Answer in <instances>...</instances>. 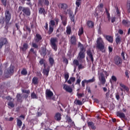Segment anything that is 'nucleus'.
Wrapping results in <instances>:
<instances>
[{"mask_svg":"<svg viewBox=\"0 0 130 130\" xmlns=\"http://www.w3.org/2000/svg\"><path fill=\"white\" fill-rule=\"evenodd\" d=\"M49 61L51 67H52V66H53V63H54V59H53V58L50 57L49 58Z\"/></svg>","mask_w":130,"mask_h":130,"instance_id":"2f4dec72","label":"nucleus"},{"mask_svg":"<svg viewBox=\"0 0 130 130\" xmlns=\"http://www.w3.org/2000/svg\"><path fill=\"white\" fill-rule=\"evenodd\" d=\"M36 37H37L36 40V42H39V41H40V40L42 39V37H41V36L39 34H37Z\"/></svg>","mask_w":130,"mask_h":130,"instance_id":"72a5a7b5","label":"nucleus"},{"mask_svg":"<svg viewBox=\"0 0 130 130\" xmlns=\"http://www.w3.org/2000/svg\"><path fill=\"white\" fill-rule=\"evenodd\" d=\"M76 11L77 12V10H78V8L80 7V6H81V2L76 1Z\"/></svg>","mask_w":130,"mask_h":130,"instance_id":"58836bf2","label":"nucleus"},{"mask_svg":"<svg viewBox=\"0 0 130 130\" xmlns=\"http://www.w3.org/2000/svg\"><path fill=\"white\" fill-rule=\"evenodd\" d=\"M74 102L76 105H83V103H82V101L79 100H76V101Z\"/></svg>","mask_w":130,"mask_h":130,"instance_id":"c9c22d12","label":"nucleus"},{"mask_svg":"<svg viewBox=\"0 0 130 130\" xmlns=\"http://www.w3.org/2000/svg\"><path fill=\"white\" fill-rule=\"evenodd\" d=\"M117 116H119L120 118H124L125 115L123 113L118 112H117Z\"/></svg>","mask_w":130,"mask_h":130,"instance_id":"393cba45","label":"nucleus"},{"mask_svg":"<svg viewBox=\"0 0 130 130\" xmlns=\"http://www.w3.org/2000/svg\"><path fill=\"white\" fill-rule=\"evenodd\" d=\"M23 12V15H25L26 16H30L31 15V10L28 7H23L22 6H19L18 8V12Z\"/></svg>","mask_w":130,"mask_h":130,"instance_id":"39448f33","label":"nucleus"},{"mask_svg":"<svg viewBox=\"0 0 130 130\" xmlns=\"http://www.w3.org/2000/svg\"><path fill=\"white\" fill-rule=\"evenodd\" d=\"M21 4L22 5H25V2H26V0H20ZM27 3H26V5L27 6H29L30 7H32V3H31V0H26Z\"/></svg>","mask_w":130,"mask_h":130,"instance_id":"f3484780","label":"nucleus"},{"mask_svg":"<svg viewBox=\"0 0 130 130\" xmlns=\"http://www.w3.org/2000/svg\"><path fill=\"white\" fill-rule=\"evenodd\" d=\"M67 121H68V122H72V119H71V117H68L67 118Z\"/></svg>","mask_w":130,"mask_h":130,"instance_id":"774afa93","label":"nucleus"},{"mask_svg":"<svg viewBox=\"0 0 130 130\" xmlns=\"http://www.w3.org/2000/svg\"><path fill=\"white\" fill-rule=\"evenodd\" d=\"M85 52H79L77 58L78 60L81 61L82 59H84V58H85Z\"/></svg>","mask_w":130,"mask_h":130,"instance_id":"2eb2a0df","label":"nucleus"},{"mask_svg":"<svg viewBox=\"0 0 130 130\" xmlns=\"http://www.w3.org/2000/svg\"><path fill=\"white\" fill-rule=\"evenodd\" d=\"M45 94L47 99H49L50 98H51L52 96H53V92L51 91L50 89H46Z\"/></svg>","mask_w":130,"mask_h":130,"instance_id":"6e6552de","label":"nucleus"},{"mask_svg":"<svg viewBox=\"0 0 130 130\" xmlns=\"http://www.w3.org/2000/svg\"><path fill=\"white\" fill-rule=\"evenodd\" d=\"M116 12H117V15H118V17H120V12H119L118 8L116 9Z\"/></svg>","mask_w":130,"mask_h":130,"instance_id":"13d9d810","label":"nucleus"},{"mask_svg":"<svg viewBox=\"0 0 130 130\" xmlns=\"http://www.w3.org/2000/svg\"><path fill=\"white\" fill-rule=\"evenodd\" d=\"M30 96L32 99H37V98H38L36 94L34 92L31 93Z\"/></svg>","mask_w":130,"mask_h":130,"instance_id":"a19ab883","label":"nucleus"},{"mask_svg":"<svg viewBox=\"0 0 130 130\" xmlns=\"http://www.w3.org/2000/svg\"><path fill=\"white\" fill-rule=\"evenodd\" d=\"M104 37L110 43H112L113 42V37L111 36H107V35H103Z\"/></svg>","mask_w":130,"mask_h":130,"instance_id":"4468645a","label":"nucleus"},{"mask_svg":"<svg viewBox=\"0 0 130 130\" xmlns=\"http://www.w3.org/2000/svg\"><path fill=\"white\" fill-rule=\"evenodd\" d=\"M69 17L70 18L71 21H72V22H73V23H75V15H74V13H73L72 12H70L69 13Z\"/></svg>","mask_w":130,"mask_h":130,"instance_id":"b1692460","label":"nucleus"},{"mask_svg":"<svg viewBox=\"0 0 130 130\" xmlns=\"http://www.w3.org/2000/svg\"><path fill=\"white\" fill-rule=\"evenodd\" d=\"M44 28L47 31L48 30V23L47 22H46Z\"/></svg>","mask_w":130,"mask_h":130,"instance_id":"6e6d98bb","label":"nucleus"},{"mask_svg":"<svg viewBox=\"0 0 130 130\" xmlns=\"http://www.w3.org/2000/svg\"><path fill=\"white\" fill-rule=\"evenodd\" d=\"M87 124L89 127H90L92 129H96V127L93 122H88Z\"/></svg>","mask_w":130,"mask_h":130,"instance_id":"412c9836","label":"nucleus"},{"mask_svg":"<svg viewBox=\"0 0 130 130\" xmlns=\"http://www.w3.org/2000/svg\"><path fill=\"white\" fill-rule=\"evenodd\" d=\"M32 81L34 85H37V84H38V78L37 77H34Z\"/></svg>","mask_w":130,"mask_h":130,"instance_id":"7c9ffc66","label":"nucleus"},{"mask_svg":"<svg viewBox=\"0 0 130 130\" xmlns=\"http://www.w3.org/2000/svg\"><path fill=\"white\" fill-rule=\"evenodd\" d=\"M122 24L125 27H128V26H130V22L127 20L123 19L122 21Z\"/></svg>","mask_w":130,"mask_h":130,"instance_id":"a211bd4d","label":"nucleus"},{"mask_svg":"<svg viewBox=\"0 0 130 130\" xmlns=\"http://www.w3.org/2000/svg\"><path fill=\"white\" fill-rule=\"evenodd\" d=\"M88 81L89 83H94V82H95V77H93L92 79H89Z\"/></svg>","mask_w":130,"mask_h":130,"instance_id":"864d4df0","label":"nucleus"},{"mask_svg":"<svg viewBox=\"0 0 130 130\" xmlns=\"http://www.w3.org/2000/svg\"><path fill=\"white\" fill-rule=\"evenodd\" d=\"M16 98L17 101H21L22 100V96H21L20 94H17Z\"/></svg>","mask_w":130,"mask_h":130,"instance_id":"c03bdc74","label":"nucleus"},{"mask_svg":"<svg viewBox=\"0 0 130 130\" xmlns=\"http://www.w3.org/2000/svg\"><path fill=\"white\" fill-rule=\"evenodd\" d=\"M121 55L123 59V60H125V57L124 56V52L122 51Z\"/></svg>","mask_w":130,"mask_h":130,"instance_id":"5fc2aeb1","label":"nucleus"},{"mask_svg":"<svg viewBox=\"0 0 130 130\" xmlns=\"http://www.w3.org/2000/svg\"><path fill=\"white\" fill-rule=\"evenodd\" d=\"M117 37L116 38V43H117V44H118L119 43H120V36H119L118 34H117Z\"/></svg>","mask_w":130,"mask_h":130,"instance_id":"473e14b6","label":"nucleus"},{"mask_svg":"<svg viewBox=\"0 0 130 130\" xmlns=\"http://www.w3.org/2000/svg\"><path fill=\"white\" fill-rule=\"evenodd\" d=\"M87 54L88 57L90 58V60L92 61V62H93V61H94V58H93V55L92 54V52H91V50H88L87 51Z\"/></svg>","mask_w":130,"mask_h":130,"instance_id":"dca6fc26","label":"nucleus"},{"mask_svg":"<svg viewBox=\"0 0 130 130\" xmlns=\"http://www.w3.org/2000/svg\"><path fill=\"white\" fill-rule=\"evenodd\" d=\"M28 49V44L24 43L23 45V47H20V50L22 51H26Z\"/></svg>","mask_w":130,"mask_h":130,"instance_id":"4be33fe9","label":"nucleus"},{"mask_svg":"<svg viewBox=\"0 0 130 130\" xmlns=\"http://www.w3.org/2000/svg\"><path fill=\"white\" fill-rule=\"evenodd\" d=\"M115 17H113L111 18V22L112 23H114V22H115Z\"/></svg>","mask_w":130,"mask_h":130,"instance_id":"0e129e2a","label":"nucleus"},{"mask_svg":"<svg viewBox=\"0 0 130 130\" xmlns=\"http://www.w3.org/2000/svg\"><path fill=\"white\" fill-rule=\"evenodd\" d=\"M114 62L116 66H119L122 64V59L119 56H117L114 57Z\"/></svg>","mask_w":130,"mask_h":130,"instance_id":"0eeeda50","label":"nucleus"},{"mask_svg":"<svg viewBox=\"0 0 130 130\" xmlns=\"http://www.w3.org/2000/svg\"><path fill=\"white\" fill-rule=\"evenodd\" d=\"M39 14H40V15L43 14L45 16V9H44V8H40L39 9Z\"/></svg>","mask_w":130,"mask_h":130,"instance_id":"5701e85b","label":"nucleus"},{"mask_svg":"<svg viewBox=\"0 0 130 130\" xmlns=\"http://www.w3.org/2000/svg\"><path fill=\"white\" fill-rule=\"evenodd\" d=\"M44 4L47 6H49V1L48 0H44Z\"/></svg>","mask_w":130,"mask_h":130,"instance_id":"de8ad7c7","label":"nucleus"},{"mask_svg":"<svg viewBox=\"0 0 130 130\" xmlns=\"http://www.w3.org/2000/svg\"><path fill=\"white\" fill-rule=\"evenodd\" d=\"M70 42L73 45H76V44H77V39L76 38V36H72L71 37Z\"/></svg>","mask_w":130,"mask_h":130,"instance_id":"ddd939ff","label":"nucleus"},{"mask_svg":"<svg viewBox=\"0 0 130 130\" xmlns=\"http://www.w3.org/2000/svg\"><path fill=\"white\" fill-rule=\"evenodd\" d=\"M96 47L101 50V51H103L104 50V41L101 38V37H99L98 38L96 41Z\"/></svg>","mask_w":130,"mask_h":130,"instance_id":"20e7f679","label":"nucleus"},{"mask_svg":"<svg viewBox=\"0 0 130 130\" xmlns=\"http://www.w3.org/2000/svg\"><path fill=\"white\" fill-rule=\"evenodd\" d=\"M32 46L35 48H38V45H37V44H36V43H32Z\"/></svg>","mask_w":130,"mask_h":130,"instance_id":"e2e57ef3","label":"nucleus"},{"mask_svg":"<svg viewBox=\"0 0 130 130\" xmlns=\"http://www.w3.org/2000/svg\"><path fill=\"white\" fill-rule=\"evenodd\" d=\"M40 64L42 65V64H45V63H44V59H41L40 61Z\"/></svg>","mask_w":130,"mask_h":130,"instance_id":"bf43d9fd","label":"nucleus"},{"mask_svg":"<svg viewBox=\"0 0 130 130\" xmlns=\"http://www.w3.org/2000/svg\"><path fill=\"white\" fill-rule=\"evenodd\" d=\"M23 124V122L20 119L17 118V124L18 126L20 128L22 126V124Z\"/></svg>","mask_w":130,"mask_h":130,"instance_id":"cd10ccee","label":"nucleus"},{"mask_svg":"<svg viewBox=\"0 0 130 130\" xmlns=\"http://www.w3.org/2000/svg\"><path fill=\"white\" fill-rule=\"evenodd\" d=\"M84 93H79L78 92L77 93V96L78 97V98H80V97H84Z\"/></svg>","mask_w":130,"mask_h":130,"instance_id":"09e8293b","label":"nucleus"},{"mask_svg":"<svg viewBox=\"0 0 130 130\" xmlns=\"http://www.w3.org/2000/svg\"><path fill=\"white\" fill-rule=\"evenodd\" d=\"M69 78H70V76L69 75V73H67L64 75V79L66 80V81H68L69 80Z\"/></svg>","mask_w":130,"mask_h":130,"instance_id":"49530a36","label":"nucleus"},{"mask_svg":"<svg viewBox=\"0 0 130 130\" xmlns=\"http://www.w3.org/2000/svg\"><path fill=\"white\" fill-rule=\"evenodd\" d=\"M14 73V67L11 66L7 70V74H13Z\"/></svg>","mask_w":130,"mask_h":130,"instance_id":"bb28decb","label":"nucleus"},{"mask_svg":"<svg viewBox=\"0 0 130 130\" xmlns=\"http://www.w3.org/2000/svg\"><path fill=\"white\" fill-rule=\"evenodd\" d=\"M41 55L42 56H45L46 55V49L42 48L41 50L40 51Z\"/></svg>","mask_w":130,"mask_h":130,"instance_id":"aec40b11","label":"nucleus"},{"mask_svg":"<svg viewBox=\"0 0 130 130\" xmlns=\"http://www.w3.org/2000/svg\"><path fill=\"white\" fill-rule=\"evenodd\" d=\"M73 64L77 66H79V61L78 60H74L73 61Z\"/></svg>","mask_w":130,"mask_h":130,"instance_id":"603ef678","label":"nucleus"},{"mask_svg":"<svg viewBox=\"0 0 130 130\" xmlns=\"http://www.w3.org/2000/svg\"><path fill=\"white\" fill-rule=\"evenodd\" d=\"M8 106H10V107L13 108L15 107V105L14 104V103H13V102H10L8 103Z\"/></svg>","mask_w":130,"mask_h":130,"instance_id":"a18cd8bd","label":"nucleus"},{"mask_svg":"<svg viewBox=\"0 0 130 130\" xmlns=\"http://www.w3.org/2000/svg\"><path fill=\"white\" fill-rule=\"evenodd\" d=\"M12 18V14L10 13V11L6 10L5 11V22L6 23V25H8L9 23H10V21H11V19Z\"/></svg>","mask_w":130,"mask_h":130,"instance_id":"423d86ee","label":"nucleus"},{"mask_svg":"<svg viewBox=\"0 0 130 130\" xmlns=\"http://www.w3.org/2000/svg\"><path fill=\"white\" fill-rule=\"evenodd\" d=\"M50 70V67L48 66L46 68V64H44V69H43V73L44 75H45L47 77L48 76V74H49V71Z\"/></svg>","mask_w":130,"mask_h":130,"instance_id":"1a4fd4ad","label":"nucleus"},{"mask_svg":"<svg viewBox=\"0 0 130 130\" xmlns=\"http://www.w3.org/2000/svg\"><path fill=\"white\" fill-rule=\"evenodd\" d=\"M118 33L121 35H122V34H123V30H122V29H119Z\"/></svg>","mask_w":130,"mask_h":130,"instance_id":"338daca9","label":"nucleus"},{"mask_svg":"<svg viewBox=\"0 0 130 130\" xmlns=\"http://www.w3.org/2000/svg\"><path fill=\"white\" fill-rule=\"evenodd\" d=\"M66 32L68 35H71V33H72L71 26H69L67 27Z\"/></svg>","mask_w":130,"mask_h":130,"instance_id":"c85d7f7f","label":"nucleus"},{"mask_svg":"<svg viewBox=\"0 0 130 130\" xmlns=\"http://www.w3.org/2000/svg\"><path fill=\"white\" fill-rule=\"evenodd\" d=\"M83 33H84V29L83 28V27H81V28H79V31H78L79 36H81V35H82V34H83Z\"/></svg>","mask_w":130,"mask_h":130,"instance_id":"e433bc0d","label":"nucleus"},{"mask_svg":"<svg viewBox=\"0 0 130 130\" xmlns=\"http://www.w3.org/2000/svg\"><path fill=\"white\" fill-rule=\"evenodd\" d=\"M60 17L61 18V20L62 21V24L63 26H66L68 23V18L66 16H63L62 15H60Z\"/></svg>","mask_w":130,"mask_h":130,"instance_id":"f8f14e48","label":"nucleus"},{"mask_svg":"<svg viewBox=\"0 0 130 130\" xmlns=\"http://www.w3.org/2000/svg\"><path fill=\"white\" fill-rule=\"evenodd\" d=\"M115 96L117 100H119L120 97H119V94H118V92L116 93Z\"/></svg>","mask_w":130,"mask_h":130,"instance_id":"4d7b16f0","label":"nucleus"},{"mask_svg":"<svg viewBox=\"0 0 130 130\" xmlns=\"http://www.w3.org/2000/svg\"><path fill=\"white\" fill-rule=\"evenodd\" d=\"M79 70H82V69H84V66L82 64L78 65Z\"/></svg>","mask_w":130,"mask_h":130,"instance_id":"052dcab7","label":"nucleus"},{"mask_svg":"<svg viewBox=\"0 0 130 130\" xmlns=\"http://www.w3.org/2000/svg\"><path fill=\"white\" fill-rule=\"evenodd\" d=\"M104 75H105L106 77L107 78L108 76H109V73H107V71H104L103 69H99L98 75L99 80L102 85H104L105 83H106V79H105Z\"/></svg>","mask_w":130,"mask_h":130,"instance_id":"f257e3e1","label":"nucleus"},{"mask_svg":"<svg viewBox=\"0 0 130 130\" xmlns=\"http://www.w3.org/2000/svg\"><path fill=\"white\" fill-rule=\"evenodd\" d=\"M22 93H25L26 94H29L30 93V90L22 89Z\"/></svg>","mask_w":130,"mask_h":130,"instance_id":"3c124183","label":"nucleus"},{"mask_svg":"<svg viewBox=\"0 0 130 130\" xmlns=\"http://www.w3.org/2000/svg\"><path fill=\"white\" fill-rule=\"evenodd\" d=\"M1 2L4 7H7V0H1Z\"/></svg>","mask_w":130,"mask_h":130,"instance_id":"8fccbe9b","label":"nucleus"},{"mask_svg":"<svg viewBox=\"0 0 130 130\" xmlns=\"http://www.w3.org/2000/svg\"><path fill=\"white\" fill-rule=\"evenodd\" d=\"M80 83H81V78H78V79L77 80L76 84H80Z\"/></svg>","mask_w":130,"mask_h":130,"instance_id":"69168bd1","label":"nucleus"},{"mask_svg":"<svg viewBox=\"0 0 130 130\" xmlns=\"http://www.w3.org/2000/svg\"><path fill=\"white\" fill-rule=\"evenodd\" d=\"M60 7L61 9H63V10H66L67 8H68V5L66 4H61L60 5Z\"/></svg>","mask_w":130,"mask_h":130,"instance_id":"4c0bfd02","label":"nucleus"},{"mask_svg":"<svg viewBox=\"0 0 130 130\" xmlns=\"http://www.w3.org/2000/svg\"><path fill=\"white\" fill-rule=\"evenodd\" d=\"M7 43H8V40L6 38H0V49L4 46V44H7Z\"/></svg>","mask_w":130,"mask_h":130,"instance_id":"9d476101","label":"nucleus"},{"mask_svg":"<svg viewBox=\"0 0 130 130\" xmlns=\"http://www.w3.org/2000/svg\"><path fill=\"white\" fill-rule=\"evenodd\" d=\"M21 75H23V76H26L28 73L27 72V70H26L25 69H24L21 71Z\"/></svg>","mask_w":130,"mask_h":130,"instance_id":"79ce46f5","label":"nucleus"},{"mask_svg":"<svg viewBox=\"0 0 130 130\" xmlns=\"http://www.w3.org/2000/svg\"><path fill=\"white\" fill-rule=\"evenodd\" d=\"M127 9L128 13H130V0L127 2Z\"/></svg>","mask_w":130,"mask_h":130,"instance_id":"ea45409f","label":"nucleus"},{"mask_svg":"<svg viewBox=\"0 0 130 130\" xmlns=\"http://www.w3.org/2000/svg\"><path fill=\"white\" fill-rule=\"evenodd\" d=\"M76 81V78L71 77L69 80L68 81V84L71 85L72 83H74Z\"/></svg>","mask_w":130,"mask_h":130,"instance_id":"a878e982","label":"nucleus"},{"mask_svg":"<svg viewBox=\"0 0 130 130\" xmlns=\"http://www.w3.org/2000/svg\"><path fill=\"white\" fill-rule=\"evenodd\" d=\"M87 25L89 28H93L94 27V23L91 21H87Z\"/></svg>","mask_w":130,"mask_h":130,"instance_id":"c756f323","label":"nucleus"},{"mask_svg":"<svg viewBox=\"0 0 130 130\" xmlns=\"http://www.w3.org/2000/svg\"><path fill=\"white\" fill-rule=\"evenodd\" d=\"M80 52H85V50L84 49V47H80Z\"/></svg>","mask_w":130,"mask_h":130,"instance_id":"680f3d73","label":"nucleus"},{"mask_svg":"<svg viewBox=\"0 0 130 130\" xmlns=\"http://www.w3.org/2000/svg\"><path fill=\"white\" fill-rule=\"evenodd\" d=\"M63 88L66 92H68V93H72V92H73V88L67 84L63 85Z\"/></svg>","mask_w":130,"mask_h":130,"instance_id":"9b49d317","label":"nucleus"},{"mask_svg":"<svg viewBox=\"0 0 130 130\" xmlns=\"http://www.w3.org/2000/svg\"><path fill=\"white\" fill-rule=\"evenodd\" d=\"M58 22H59V19L58 18H55V21L53 20H51L49 23V31H48V34L49 35H50V34H52V32H53V30H54V26L56 25H58Z\"/></svg>","mask_w":130,"mask_h":130,"instance_id":"f03ea898","label":"nucleus"},{"mask_svg":"<svg viewBox=\"0 0 130 130\" xmlns=\"http://www.w3.org/2000/svg\"><path fill=\"white\" fill-rule=\"evenodd\" d=\"M54 118L56 120L59 121L61 119V114L59 113H57L55 115Z\"/></svg>","mask_w":130,"mask_h":130,"instance_id":"6ab92c4d","label":"nucleus"},{"mask_svg":"<svg viewBox=\"0 0 130 130\" xmlns=\"http://www.w3.org/2000/svg\"><path fill=\"white\" fill-rule=\"evenodd\" d=\"M120 87L123 88V89H124L125 90H126V91H127V90H128V88H127V87H126L125 85H124V84L122 83H120Z\"/></svg>","mask_w":130,"mask_h":130,"instance_id":"37998d69","label":"nucleus"},{"mask_svg":"<svg viewBox=\"0 0 130 130\" xmlns=\"http://www.w3.org/2000/svg\"><path fill=\"white\" fill-rule=\"evenodd\" d=\"M112 81L113 82H116V81H117L116 77H115V76H112L111 77V79L110 80V82L111 84H112Z\"/></svg>","mask_w":130,"mask_h":130,"instance_id":"f704fd0d","label":"nucleus"},{"mask_svg":"<svg viewBox=\"0 0 130 130\" xmlns=\"http://www.w3.org/2000/svg\"><path fill=\"white\" fill-rule=\"evenodd\" d=\"M50 44L52 49H53L55 51H57V45L58 44V41L57 40V38H52L50 41Z\"/></svg>","mask_w":130,"mask_h":130,"instance_id":"7ed1b4c3","label":"nucleus"}]
</instances>
